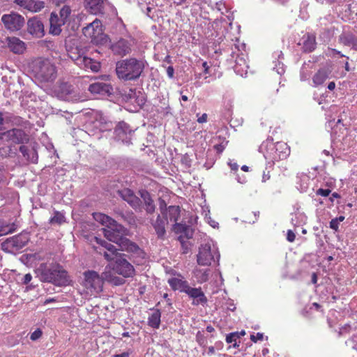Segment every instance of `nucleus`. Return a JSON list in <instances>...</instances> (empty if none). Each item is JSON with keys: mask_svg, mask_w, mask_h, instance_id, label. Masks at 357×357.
<instances>
[{"mask_svg": "<svg viewBox=\"0 0 357 357\" xmlns=\"http://www.w3.org/2000/svg\"><path fill=\"white\" fill-rule=\"evenodd\" d=\"M93 217L96 221L106 226L107 228L103 229L104 236L109 241L116 243L119 247L117 248L118 250L126 251L139 256L143 254L142 250L135 243L123 237L127 232V229L123 225L104 213H93Z\"/></svg>", "mask_w": 357, "mask_h": 357, "instance_id": "f257e3e1", "label": "nucleus"}, {"mask_svg": "<svg viewBox=\"0 0 357 357\" xmlns=\"http://www.w3.org/2000/svg\"><path fill=\"white\" fill-rule=\"evenodd\" d=\"M96 241L105 248L98 251L102 255L107 261H114L112 265V271L124 278H132L135 275L134 266L123 257L125 255L119 253L118 249L112 244L96 237Z\"/></svg>", "mask_w": 357, "mask_h": 357, "instance_id": "f03ea898", "label": "nucleus"}, {"mask_svg": "<svg viewBox=\"0 0 357 357\" xmlns=\"http://www.w3.org/2000/svg\"><path fill=\"white\" fill-rule=\"evenodd\" d=\"M38 270L40 274V280L43 282H50L59 287L70 284L68 273L59 264H52L50 267H47L46 264H41Z\"/></svg>", "mask_w": 357, "mask_h": 357, "instance_id": "7ed1b4c3", "label": "nucleus"}, {"mask_svg": "<svg viewBox=\"0 0 357 357\" xmlns=\"http://www.w3.org/2000/svg\"><path fill=\"white\" fill-rule=\"evenodd\" d=\"M144 68L143 61L133 57L121 60L116 65L118 77L125 81L137 79L140 77Z\"/></svg>", "mask_w": 357, "mask_h": 357, "instance_id": "20e7f679", "label": "nucleus"}, {"mask_svg": "<svg viewBox=\"0 0 357 357\" xmlns=\"http://www.w3.org/2000/svg\"><path fill=\"white\" fill-rule=\"evenodd\" d=\"M31 71L34 77L40 82H53L57 76L56 68L49 59H38L33 61Z\"/></svg>", "mask_w": 357, "mask_h": 357, "instance_id": "39448f33", "label": "nucleus"}, {"mask_svg": "<svg viewBox=\"0 0 357 357\" xmlns=\"http://www.w3.org/2000/svg\"><path fill=\"white\" fill-rule=\"evenodd\" d=\"M83 34L91 39V43L99 45L106 41V35L104 33L102 24L100 20L96 19L82 29Z\"/></svg>", "mask_w": 357, "mask_h": 357, "instance_id": "423d86ee", "label": "nucleus"}, {"mask_svg": "<svg viewBox=\"0 0 357 357\" xmlns=\"http://www.w3.org/2000/svg\"><path fill=\"white\" fill-rule=\"evenodd\" d=\"M84 280L82 286L91 293H100L103 289L105 278L102 273L99 275L98 272L88 270L83 273Z\"/></svg>", "mask_w": 357, "mask_h": 357, "instance_id": "0eeeda50", "label": "nucleus"}, {"mask_svg": "<svg viewBox=\"0 0 357 357\" xmlns=\"http://www.w3.org/2000/svg\"><path fill=\"white\" fill-rule=\"evenodd\" d=\"M29 242L26 234H20L7 238L1 243V249L8 253H14L23 248Z\"/></svg>", "mask_w": 357, "mask_h": 357, "instance_id": "6e6552de", "label": "nucleus"}, {"mask_svg": "<svg viewBox=\"0 0 357 357\" xmlns=\"http://www.w3.org/2000/svg\"><path fill=\"white\" fill-rule=\"evenodd\" d=\"M7 142L15 144H23L29 142V135L22 128H14L3 132Z\"/></svg>", "mask_w": 357, "mask_h": 357, "instance_id": "1a4fd4ad", "label": "nucleus"}, {"mask_svg": "<svg viewBox=\"0 0 357 357\" xmlns=\"http://www.w3.org/2000/svg\"><path fill=\"white\" fill-rule=\"evenodd\" d=\"M1 21L5 27L11 31L20 30L24 24V18L15 13L3 15Z\"/></svg>", "mask_w": 357, "mask_h": 357, "instance_id": "9d476101", "label": "nucleus"}, {"mask_svg": "<svg viewBox=\"0 0 357 357\" xmlns=\"http://www.w3.org/2000/svg\"><path fill=\"white\" fill-rule=\"evenodd\" d=\"M173 230L174 231L175 233L180 234L178 237V240L179 241L182 247L184 249L183 252H187L186 250H188V246L185 240H188L192 237V229L189 225L176 223L174 225Z\"/></svg>", "mask_w": 357, "mask_h": 357, "instance_id": "9b49d317", "label": "nucleus"}, {"mask_svg": "<svg viewBox=\"0 0 357 357\" xmlns=\"http://www.w3.org/2000/svg\"><path fill=\"white\" fill-rule=\"evenodd\" d=\"M213 261H214V254L211 245L208 243L201 245L197 255V264L200 266H210Z\"/></svg>", "mask_w": 357, "mask_h": 357, "instance_id": "f8f14e48", "label": "nucleus"}, {"mask_svg": "<svg viewBox=\"0 0 357 357\" xmlns=\"http://www.w3.org/2000/svg\"><path fill=\"white\" fill-rule=\"evenodd\" d=\"M274 152L271 153L268 156L273 161L284 160L290 154V148L285 142H276L274 145Z\"/></svg>", "mask_w": 357, "mask_h": 357, "instance_id": "ddd939ff", "label": "nucleus"}, {"mask_svg": "<svg viewBox=\"0 0 357 357\" xmlns=\"http://www.w3.org/2000/svg\"><path fill=\"white\" fill-rule=\"evenodd\" d=\"M185 294L190 298L192 299V304L193 305H204L208 302V299L201 287L196 288L190 286L187 289Z\"/></svg>", "mask_w": 357, "mask_h": 357, "instance_id": "4468645a", "label": "nucleus"}, {"mask_svg": "<svg viewBox=\"0 0 357 357\" xmlns=\"http://www.w3.org/2000/svg\"><path fill=\"white\" fill-rule=\"evenodd\" d=\"M27 31L33 36L40 38L45 35L44 25L37 17H33L27 22Z\"/></svg>", "mask_w": 357, "mask_h": 357, "instance_id": "2eb2a0df", "label": "nucleus"}, {"mask_svg": "<svg viewBox=\"0 0 357 357\" xmlns=\"http://www.w3.org/2000/svg\"><path fill=\"white\" fill-rule=\"evenodd\" d=\"M118 195L134 209L139 208L141 200L138 198L134 192L129 188H123L117 191Z\"/></svg>", "mask_w": 357, "mask_h": 357, "instance_id": "dca6fc26", "label": "nucleus"}, {"mask_svg": "<svg viewBox=\"0 0 357 357\" xmlns=\"http://www.w3.org/2000/svg\"><path fill=\"white\" fill-rule=\"evenodd\" d=\"M15 3L32 13L39 12L45 7V3L40 0H15Z\"/></svg>", "mask_w": 357, "mask_h": 357, "instance_id": "f3484780", "label": "nucleus"}, {"mask_svg": "<svg viewBox=\"0 0 357 357\" xmlns=\"http://www.w3.org/2000/svg\"><path fill=\"white\" fill-rule=\"evenodd\" d=\"M111 50L114 54L123 56L131 52V45L127 40L121 38L111 45Z\"/></svg>", "mask_w": 357, "mask_h": 357, "instance_id": "a211bd4d", "label": "nucleus"}, {"mask_svg": "<svg viewBox=\"0 0 357 357\" xmlns=\"http://www.w3.org/2000/svg\"><path fill=\"white\" fill-rule=\"evenodd\" d=\"M84 5L85 9L93 15L103 13L105 8L104 0H84Z\"/></svg>", "mask_w": 357, "mask_h": 357, "instance_id": "6ab92c4d", "label": "nucleus"}, {"mask_svg": "<svg viewBox=\"0 0 357 357\" xmlns=\"http://www.w3.org/2000/svg\"><path fill=\"white\" fill-rule=\"evenodd\" d=\"M66 22L59 17L58 14L52 12L50 17V33L59 36L61 32V26L64 25Z\"/></svg>", "mask_w": 357, "mask_h": 357, "instance_id": "aec40b11", "label": "nucleus"}, {"mask_svg": "<svg viewBox=\"0 0 357 357\" xmlns=\"http://www.w3.org/2000/svg\"><path fill=\"white\" fill-rule=\"evenodd\" d=\"M113 90L109 84L97 82L89 85V91L93 94L107 95L110 94Z\"/></svg>", "mask_w": 357, "mask_h": 357, "instance_id": "412c9836", "label": "nucleus"}, {"mask_svg": "<svg viewBox=\"0 0 357 357\" xmlns=\"http://www.w3.org/2000/svg\"><path fill=\"white\" fill-rule=\"evenodd\" d=\"M77 65L85 70H91L93 72H98L100 68V63L94 59L82 56V57L78 59Z\"/></svg>", "mask_w": 357, "mask_h": 357, "instance_id": "4be33fe9", "label": "nucleus"}, {"mask_svg": "<svg viewBox=\"0 0 357 357\" xmlns=\"http://www.w3.org/2000/svg\"><path fill=\"white\" fill-rule=\"evenodd\" d=\"M8 46L10 51L15 54H22L25 49V43L16 37L8 38Z\"/></svg>", "mask_w": 357, "mask_h": 357, "instance_id": "5701e85b", "label": "nucleus"}, {"mask_svg": "<svg viewBox=\"0 0 357 357\" xmlns=\"http://www.w3.org/2000/svg\"><path fill=\"white\" fill-rule=\"evenodd\" d=\"M168 283L173 290H178L183 293H185L187 289L190 287L188 281L178 278L169 279Z\"/></svg>", "mask_w": 357, "mask_h": 357, "instance_id": "b1692460", "label": "nucleus"}, {"mask_svg": "<svg viewBox=\"0 0 357 357\" xmlns=\"http://www.w3.org/2000/svg\"><path fill=\"white\" fill-rule=\"evenodd\" d=\"M339 43L357 50V38L351 33H344L339 36Z\"/></svg>", "mask_w": 357, "mask_h": 357, "instance_id": "393cba45", "label": "nucleus"}, {"mask_svg": "<svg viewBox=\"0 0 357 357\" xmlns=\"http://www.w3.org/2000/svg\"><path fill=\"white\" fill-rule=\"evenodd\" d=\"M168 223L167 218H162L158 215L156 220L153 223V228L158 235V238H163L165 235V225Z\"/></svg>", "mask_w": 357, "mask_h": 357, "instance_id": "a878e982", "label": "nucleus"}, {"mask_svg": "<svg viewBox=\"0 0 357 357\" xmlns=\"http://www.w3.org/2000/svg\"><path fill=\"white\" fill-rule=\"evenodd\" d=\"M20 151L26 160L32 163H37L38 156L34 149H29L27 146L22 145L20 147Z\"/></svg>", "mask_w": 357, "mask_h": 357, "instance_id": "bb28decb", "label": "nucleus"}, {"mask_svg": "<svg viewBox=\"0 0 357 357\" xmlns=\"http://www.w3.org/2000/svg\"><path fill=\"white\" fill-rule=\"evenodd\" d=\"M210 272L209 268H195L193 271V275L197 279V282L199 284H202L208 280Z\"/></svg>", "mask_w": 357, "mask_h": 357, "instance_id": "cd10ccee", "label": "nucleus"}, {"mask_svg": "<svg viewBox=\"0 0 357 357\" xmlns=\"http://www.w3.org/2000/svg\"><path fill=\"white\" fill-rule=\"evenodd\" d=\"M102 277L105 278V281L115 286H120L125 283L123 278L114 275L110 271L102 272Z\"/></svg>", "mask_w": 357, "mask_h": 357, "instance_id": "c85d7f7f", "label": "nucleus"}, {"mask_svg": "<svg viewBox=\"0 0 357 357\" xmlns=\"http://www.w3.org/2000/svg\"><path fill=\"white\" fill-rule=\"evenodd\" d=\"M163 215L164 218H167V221L169 220V221L176 223L180 217L179 206H170Z\"/></svg>", "mask_w": 357, "mask_h": 357, "instance_id": "c756f323", "label": "nucleus"}, {"mask_svg": "<svg viewBox=\"0 0 357 357\" xmlns=\"http://www.w3.org/2000/svg\"><path fill=\"white\" fill-rule=\"evenodd\" d=\"M141 196L144 200V209L146 210V213L150 214L153 213L155 211V206L150 194L145 191L142 193Z\"/></svg>", "mask_w": 357, "mask_h": 357, "instance_id": "7c9ffc66", "label": "nucleus"}, {"mask_svg": "<svg viewBox=\"0 0 357 357\" xmlns=\"http://www.w3.org/2000/svg\"><path fill=\"white\" fill-rule=\"evenodd\" d=\"M161 312L159 310H154L148 318V324L153 328H158L160 325Z\"/></svg>", "mask_w": 357, "mask_h": 357, "instance_id": "2f4dec72", "label": "nucleus"}, {"mask_svg": "<svg viewBox=\"0 0 357 357\" xmlns=\"http://www.w3.org/2000/svg\"><path fill=\"white\" fill-rule=\"evenodd\" d=\"M328 77V73L325 69L319 70L313 76L312 82L315 86L321 85Z\"/></svg>", "mask_w": 357, "mask_h": 357, "instance_id": "473e14b6", "label": "nucleus"}, {"mask_svg": "<svg viewBox=\"0 0 357 357\" xmlns=\"http://www.w3.org/2000/svg\"><path fill=\"white\" fill-rule=\"evenodd\" d=\"M316 48V40L314 36L307 35L306 40L303 42L305 52H311Z\"/></svg>", "mask_w": 357, "mask_h": 357, "instance_id": "72a5a7b5", "label": "nucleus"}, {"mask_svg": "<svg viewBox=\"0 0 357 357\" xmlns=\"http://www.w3.org/2000/svg\"><path fill=\"white\" fill-rule=\"evenodd\" d=\"M82 50L79 49L78 47L75 48H70V50H68V54L69 57L74 61L76 64L77 65L78 59H81L82 57V54H81Z\"/></svg>", "mask_w": 357, "mask_h": 357, "instance_id": "f704fd0d", "label": "nucleus"}, {"mask_svg": "<svg viewBox=\"0 0 357 357\" xmlns=\"http://www.w3.org/2000/svg\"><path fill=\"white\" fill-rule=\"evenodd\" d=\"M72 12V9L70 6L64 5L59 10V17L63 20L64 22H67Z\"/></svg>", "mask_w": 357, "mask_h": 357, "instance_id": "c9c22d12", "label": "nucleus"}, {"mask_svg": "<svg viewBox=\"0 0 357 357\" xmlns=\"http://www.w3.org/2000/svg\"><path fill=\"white\" fill-rule=\"evenodd\" d=\"M15 154V149L11 146H6L0 148V155L2 157H12Z\"/></svg>", "mask_w": 357, "mask_h": 357, "instance_id": "e433bc0d", "label": "nucleus"}, {"mask_svg": "<svg viewBox=\"0 0 357 357\" xmlns=\"http://www.w3.org/2000/svg\"><path fill=\"white\" fill-rule=\"evenodd\" d=\"M238 338H240L238 332L230 333L226 336V342L228 344L234 342L233 347L237 348L239 347V344L236 342V340Z\"/></svg>", "mask_w": 357, "mask_h": 357, "instance_id": "4c0bfd02", "label": "nucleus"}, {"mask_svg": "<svg viewBox=\"0 0 357 357\" xmlns=\"http://www.w3.org/2000/svg\"><path fill=\"white\" fill-rule=\"evenodd\" d=\"M64 222H65L64 215L59 211H55L54 215L52 218H51L50 220V223H51V224L56 223V224L61 225V223H63Z\"/></svg>", "mask_w": 357, "mask_h": 357, "instance_id": "58836bf2", "label": "nucleus"}, {"mask_svg": "<svg viewBox=\"0 0 357 357\" xmlns=\"http://www.w3.org/2000/svg\"><path fill=\"white\" fill-rule=\"evenodd\" d=\"M42 331L40 328H37L31 334L30 339L33 341H35L39 339L42 336Z\"/></svg>", "mask_w": 357, "mask_h": 357, "instance_id": "ea45409f", "label": "nucleus"}, {"mask_svg": "<svg viewBox=\"0 0 357 357\" xmlns=\"http://www.w3.org/2000/svg\"><path fill=\"white\" fill-rule=\"evenodd\" d=\"M331 193V190L330 189L319 188L316 191L317 195H320L322 197H328Z\"/></svg>", "mask_w": 357, "mask_h": 357, "instance_id": "a19ab883", "label": "nucleus"}, {"mask_svg": "<svg viewBox=\"0 0 357 357\" xmlns=\"http://www.w3.org/2000/svg\"><path fill=\"white\" fill-rule=\"evenodd\" d=\"M124 128L128 129V126H127L126 123H125L123 122L119 123L115 130V132L118 135H119L121 132H126L124 130Z\"/></svg>", "mask_w": 357, "mask_h": 357, "instance_id": "79ce46f5", "label": "nucleus"}, {"mask_svg": "<svg viewBox=\"0 0 357 357\" xmlns=\"http://www.w3.org/2000/svg\"><path fill=\"white\" fill-rule=\"evenodd\" d=\"M264 338V334L261 333H257L256 335L252 334L250 335V340L253 342H257L258 340H262Z\"/></svg>", "mask_w": 357, "mask_h": 357, "instance_id": "37998d69", "label": "nucleus"}, {"mask_svg": "<svg viewBox=\"0 0 357 357\" xmlns=\"http://www.w3.org/2000/svg\"><path fill=\"white\" fill-rule=\"evenodd\" d=\"M295 238H296V234L295 233L291 230V229H289L287 230V240L290 242V243H292L295 241Z\"/></svg>", "mask_w": 357, "mask_h": 357, "instance_id": "c03bdc74", "label": "nucleus"}, {"mask_svg": "<svg viewBox=\"0 0 357 357\" xmlns=\"http://www.w3.org/2000/svg\"><path fill=\"white\" fill-rule=\"evenodd\" d=\"M159 206L161 211V213L164 215L167 210V204L165 200L162 199L161 198L159 199Z\"/></svg>", "mask_w": 357, "mask_h": 357, "instance_id": "a18cd8bd", "label": "nucleus"}, {"mask_svg": "<svg viewBox=\"0 0 357 357\" xmlns=\"http://www.w3.org/2000/svg\"><path fill=\"white\" fill-rule=\"evenodd\" d=\"M339 224L340 222L335 220V218L332 219L330 221V227L335 231H337L339 229Z\"/></svg>", "mask_w": 357, "mask_h": 357, "instance_id": "49530a36", "label": "nucleus"}, {"mask_svg": "<svg viewBox=\"0 0 357 357\" xmlns=\"http://www.w3.org/2000/svg\"><path fill=\"white\" fill-rule=\"evenodd\" d=\"M271 178L270 171L264 170L262 175V181L266 182Z\"/></svg>", "mask_w": 357, "mask_h": 357, "instance_id": "de8ad7c7", "label": "nucleus"}, {"mask_svg": "<svg viewBox=\"0 0 357 357\" xmlns=\"http://www.w3.org/2000/svg\"><path fill=\"white\" fill-rule=\"evenodd\" d=\"M167 74L169 78H173L174 75V69L173 66H169L167 68Z\"/></svg>", "mask_w": 357, "mask_h": 357, "instance_id": "09e8293b", "label": "nucleus"}, {"mask_svg": "<svg viewBox=\"0 0 357 357\" xmlns=\"http://www.w3.org/2000/svg\"><path fill=\"white\" fill-rule=\"evenodd\" d=\"M208 116L206 114H203L201 116L198 117L197 121L199 123H206L207 121Z\"/></svg>", "mask_w": 357, "mask_h": 357, "instance_id": "8fccbe9b", "label": "nucleus"}, {"mask_svg": "<svg viewBox=\"0 0 357 357\" xmlns=\"http://www.w3.org/2000/svg\"><path fill=\"white\" fill-rule=\"evenodd\" d=\"M32 279V276L30 273H27L24 276L23 282L24 284H28Z\"/></svg>", "mask_w": 357, "mask_h": 357, "instance_id": "3c124183", "label": "nucleus"}, {"mask_svg": "<svg viewBox=\"0 0 357 357\" xmlns=\"http://www.w3.org/2000/svg\"><path fill=\"white\" fill-rule=\"evenodd\" d=\"M229 165L232 171L236 172L238 169V165L236 162H229Z\"/></svg>", "mask_w": 357, "mask_h": 357, "instance_id": "603ef678", "label": "nucleus"}, {"mask_svg": "<svg viewBox=\"0 0 357 357\" xmlns=\"http://www.w3.org/2000/svg\"><path fill=\"white\" fill-rule=\"evenodd\" d=\"M202 66L204 68V74H208L209 73V68H210V67L208 65L207 62L204 61L202 63Z\"/></svg>", "mask_w": 357, "mask_h": 357, "instance_id": "864d4df0", "label": "nucleus"}, {"mask_svg": "<svg viewBox=\"0 0 357 357\" xmlns=\"http://www.w3.org/2000/svg\"><path fill=\"white\" fill-rule=\"evenodd\" d=\"M340 194H338L337 192H334L333 193H332V196L329 198L330 201L331 202H333V198H340Z\"/></svg>", "mask_w": 357, "mask_h": 357, "instance_id": "5fc2aeb1", "label": "nucleus"}, {"mask_svg": "<svg viewBox=\"0 0 357 357\" xmlns=\"http://www.w3.org/2000/svg\"><path fill=\"white\" fill-rule=\"evenodd\" d=\"M215 354V348L213 346H211L208 349L207 354L208 356H211Z\"/></svg>", "mask_w": 357, "mask_h": 357, "instance_id": "6e6d98bb", "label": "nucleus"}, {"mask_svg": "<svg viewBox=\"0 0 357 357\" xmlns=\"http://www.w3.org/2000/svg\"><path fill=\"white\" fill-rule=\"evenodd\" d=\"M334 54H338L340 57H344L345 56L342 54L340 51L335 50V49H333V48H330L329 49Z\"/></svg>", "mask_w": 357, "mask_h": 357, "instance_id": "4d7b16f0", "label": "nucleus"}, {"mask_svg": "<svg viewBox=\"0 0 357 357\" xmlns=\"http://www.w3.org/2000/svg\"><path fill=\"white\" fill-rule=\"evenodd\" d=\"M56 301H57V300L55 298H50L46 299L44 301V304L47 305V304H48L50 303H54V302H56Z\"/></svg>", "mask_w": 357, "mask_h": 357, "instance_id": "13d9d810", "label": "nucleus"}, {"mask_svg": "<svg viewBox=\"0 0 357 357\" xmlns=\"http://www.w3.org/2000/svg\"><path fill=\"white\" fill-rule=\"evenodd\" d=\"M114 357H129V353L123 352L122 354L114 355Z\"/></svg>", "mask_w": 357, "mask_h": 357, "instance_id": "bf43d9fd", "label": "nucleus"}, {"mask_svg": "<svg viewBox=\"0 0 357 357\" xmlns=\"http://www.w3.org/2000/svg\"><path fill=\"white\" fill-rule=\"evenodd\" d=\"M335 88V83L334 82H331L328 84V89L330 91H333Z\"/></svg>", "mask_w": 357, "mask_h": 357, "instance_id": "052dcab7", "label": "nucleus"}, {"mask_svg": "<svg viewBox=\"0 0 357 357\" xmlns=\"http://www.w3.org/2000/svg\"><path fill=\"white\" fill-rule=\"evenodd\" d=\"M312 282L313 284H316L317 282V275L315 273H313L312 275Z\"/></svg>", "mask_w": 357, "mask_h": 357, "instance_id": "680f3d73", "label": "nucleus"}, {"mask_svg": "<svg viewBox=\"0 0 357 357\" xmlns=\"http://www.w3.org/2000/svg\"><path fill=\"white\" fill-rule=\"evenodd\" d=\"M4 123V119L3 117V114L0 112V126L3 125Z\"/></svg>", "mask_w": 357, "mask_h": 357, "instance_id": "e2e57ef3", "label": "nucleus"}, {"mask_svg": "<svg viewBox=\"0 0 357 357\" xmlns=\"http://www.w3.org/2000/svg\"><path fill=\"white\" fill-rule=\"evenodd\" d=\"M312 305L314 306V307L317 310H319L321 307V306L319 303H313Z\"/></svg>", "mask_w": 357, "mask_h": 357, "instance_id": "0e129e2a", "label": "nucleus"}, {"mask_svg": "<svg viewBox=\"0 0 357 357\" xmlns=\"http://www.w3.org/2000/svg\"><path fill=\"white\" fill-rule=\"evenodd\" d=\"M335 220H337L339 222H342L344 220V216L340 215L338 218H336Z\"/></svg>", "mask_w": 357, "mask_h": 357, "instance_id": "69168bd1", "label": "nucleus"}, {"mask_svg": "<svg viewBox=\"0 0 357 357\" xmlns=\"http://www.w3.org/2000/svg\"><path fill=\"white\" fill-rule=\"evenodd\" d=\"M186 0H177V1H175L174 3L177 5H181L183 3H184Z\"/></svg>", "mask_w": 357, "mask_h": 357, "instance_id": "338daca9", "label": "nucleus"}, {"mask_svg": "<svg viewBox=\"0 0 357 357\" xmlns=\"http://www.w3.org/2000/svg\"><path fill=\"white\" fill-rule=\"evenodd\" d=\"M241 169L243 171V172H248V169H249V167L247 166V165H243L241 167Z\"/></svg>", "mask_w": 357, "mask_h": 357, "instance_id": "774afa93", "label": "nucleus"}]
</instances>
